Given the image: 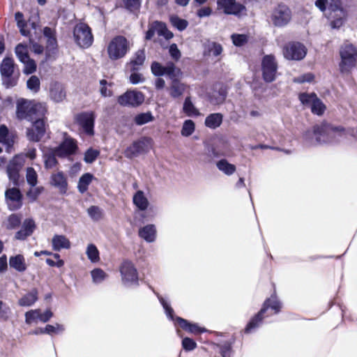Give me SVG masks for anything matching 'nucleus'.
I'll use <instances>...</instances> for the list:
<instances>
[{
  "label": "nucleus",
  "mask_w": 357,
  "mask_h": 357,
  "mask_svg": "<svg viewBox=\"0 0 357 357\" xmlns=\"http://www.w3.org/2000/svg\"><path fill=\"white\" fill-rule=\"evenodd\" d=\"M50 97L56 102H61L66 98L63 87L59 84H54L50 89Z\"/></svg>",
  "instance_id": "30"
},
{
  "label": "nucleus",
  "mask_w": 357,
  "mask_h": 357,
  "mask_svg": "<svg viewBox=\"0 0 357 357\" xmlns=\"http://www.w3.org/2000/svg\"><path fill=\"white\" fill-rule=\"evenodd\" d=\"M151 139L143 138L134 142L124 151V155L128 158L137 157L139 154L146 153L150 149Z\"/></svg>",
  "instance_id": "11"
},
{
  "label": "nucleus",
  "mask_w": 357,
  "mask_h": 357,
  "mask_svg": "<svg viewBox=\"0 0 357 357\" xmlns=\"http://www.w3.org/2000/svg\"><path fill=\"white\" fill-rule=\"evenodd\" d=\"M100 154V151L93 149H89L84 154V160L86 163H92Z\"/></svg>",
  "instance_id": "53"
},
{
  "label": "nucleus",
  "mask_w": 357,
  "mask_h": 357,
  "mask_svg": "<svg viewBox=\"0 0 357 357\" xmlns=\"http://www.w3.org/2000/svg\"><path fill=\"white\" fill-rule=\"evenodd\" d=\"M6 202L10 210L15 211L22 206V194L17 188H10L5 192Z\"/></svg>",
  "instance_id": "15"
},
{
  "label": "nucleus",
  "mask_w": 357,
  "mask_h": 357,
  "mask_svg": "<svg viewBox=\"0 0 357 357\" xmlns=\"http://www.w3.org/2000/svg\"><path fill=\"white\" fill-rule=\"evenodd\" d=\"M93 281L96 283L102 282L107 277L106 273L100 268H95L91 271Z\"/></svg>",
  "instance_id": "56"
},
{
  "label": "nucleus",
  "mask_w": 357,
  "mask_h": 357,
  "mask_svg": "<svg viewBox=\"0 0 357 357\" xmlns=\"http://www.w3.org/2000/svg\"><path fill=\"white\" fill-rule=\"evenodd\" d=\"M153 120L151 112L142 113L135 117V122L138 126H142Z\"/></svg>",
  "instance_id": "46"
},
{
  "label": "nucleus",
  "mask_w": 357,
  "mask_h": 357,
  "mask_svg": "<svg viewBox=\"0 0 357 357\" xmlns=\"http://www.w3.org/2000/svg\"><path fill=\"white\" fill-rule=\"evenodd\" d=\"M268 307L274 310L275 313H278L280 311L281 305L277 298L273 296L267 299L259 312L248 324L247 327L245 328L246 333H249L252 329L259 326L263 319V314L267 310Z\"/></svg>",
  "instance_id": "6"
},
{
  "label": "nucleus",
  "mask_w": 357,
  "mask_h": 357,
  "mask_svg": "<svg viewBox=\"0 0 357 357\" xmlns=\"http://www.w3.org/2000/svg\"><path fill=\"white\" fill-rule=\"evenodd\" d=\"M195 130V123L192 120L188 119L183 122L181 133L184 137H188L194 132Z\"/></svg>",
  "instance_id": "40"
},
{
  "label": "nucleus",
  "mask_w": 357,
  "mask_h": 357,
  "mask_svg": "<svg viewBox=\"0 0 357 357\" xmlns=\"http://www.w3.org/2000/svg\"><path fill=\"white\" fill-rule=\"evenodd\" d=\"M56 155L55 154L54 150H52V153L50 154H44L45 167L46 169H52L56 165L57 160L55 158Z\"/></svg>",
  "instance_id": "48"
},
{
  "label": "nucleus",
  "mask_w": 357,
  "mask_h": 357,
  "mask_svg": "<svg viewBox=\"0 0 357 357\" xmlns=\"http://www.w3.org/2000/svg\"><path fill=\"white\" fill-rule=\"evenodd\" d=\"M223 116L220 113L211 114L205 119V126L211 129L218 128L222 122Z\"/></svg>",
  "instance_id": "28"
},
{
  "label": "nucleus",
  "mask_w": 357,
  "mask_h": 357,
  "mask_svg": "<svg viewBox=\"0 0 357 357\" xmlns=\"http://www.w3.org/2000/svg\"><path fill=\"white\" fill-rule=\"evenodd\" d=\"M15 54L21 62L27 61V59H29L26 46L22 44L17 45L15 47Z\"/></svg>",
  "instance_id": "42"
},
{
  "label": "nucleus",
  "mask_w": 357,
  "mask_h": 357,
  "mask_svg": "<svg viewBox=\"0 0 357 357\" xmlns=\"http://www.w3.org/2000/svg\"><path fill=\"white\" fill-rule=\"evenodd\" d=\"M52 248L55 251L61 249H68L70 247V241L63 235H54L52 239Z\"/></svg>",
  "instance_id": "26"
},
{
  "label": "nucleus",
  "mask_w": 357,
  "mask_h": 357,
  "mask_svg": "<svg viewBox=\"0 0 357 357\" xmlns=\"http://www.w3.org/2000/svg\"><path fill=\"white\" fill-rule=\"evenodd\" d=\"M183 112L188 116H198L201 114L199 111L196 108L195 105L192 103L191 98L190 96H188L185 98L183 105Z\"/></svg>",
  "instance_id": "32"
},
{
  "label": "nucleus",
  "mask_w": 357,
  "mask_h": 357,
  "mask_svg": "<svg viewBox=\"0 0 357 357\" xmlns=\"http://www.w3.org/2000/svg\"><path fill=\"white\" fill-rule=\"evenodd\" d=\"M77 149L75 142L73 139L66 138L54 149L55 154L59 157H66L75 153Z\"/></svg>",
  "instance_id": "20"
},
{
  "label": "nucleus",
  "mask_w": 357,
  "mask_h": 357,
  "mask_svg": "<svg viewBox=\"0 0 357 357\" xmlns=\"http://www.w3.org/2000/svg\"><path fill=\"white\" fill-rule=\"evenodd\" d=\"M278 63L272 54L266 55L261 61V70L264 79L266 82L275 80L277 73Z\"/></svg>",
  "instance_id": "8"
},
{
  "label": "nucleus",
  "mask_w": 357,
  "mask_h": 357,
  "mask_svg": "<svg viewBox=\"0 0 357 357\" xmlns=\"http://www.w3.org/2000/svg\"><path fill=\"white\" fill-rule=\"evenodd\" d=\"M316 98L317 96L314 93H301L299 96V100L302 104L310 107Z\"/></svg>",
  "instance_id": "51"
},
{
  "label": "nucleus",
  "mask_w": 357,
  "mask_h": 357,
  "mask_svg": "<svg viewBox=\"0 0 357 357\" xmlns=\"http://www.w3.org/2000/svg\"><path fill=\"white\" fill-rule=\"evenodd\" d=\"M225 98L226 93L224 91H222L218 93H214L211 98V102L214 105H220L225 101Z\"/></svg>",
  "instance_id": "60"
},
{
  "label": "nucleus",
  "mask_w": 357,
  "mask_h": 357,
  "mask_svg": "<svg viewBox=\"0 0 357 357\" xmlns=\"http://www.w3.org/2000/svg\"><path fill=\"white\" fill-rule=\"evenodd\" d=\"M25 164V156L24 154L15 155L7 166V174L9 179L14 185H17L19 180V172Z\"/></svg>",
  "instance_id": "12"
},
{
  "label": "nucleus",
  "mask_w": 357,
  "mask_h": 357,
  "mask_svg": "<svg viewBox=\"0 0 357 357\" xmlns=\"http://www.w3.org/2000/svg\"><path fill=\"white\" fill-rule=\"evenodd\" d=\"M26 179L29 185L34 187L38 183V174L33 167H28L26 172Z\"/></svg>",
  "instance_id": "44"
},
{
  "label": "nucleus",
  "mask_w": 357,
  "mask_h": 357,
  "mask_svg": "<svg viewBox=\"0 0 357 357\" xmlns=\"http://www.w3.org/2000/svg\"><path fill=\"white\" fill-rule=\"evenodd\" d=\"M37 300L38 291L34 289L19 299L18 304L22 307H29L33 305Z\"/></svg>",
  "instance_id": "27"
},
{
  "label": "nucleus",
  "mask_w": 357,
  "mask_h": 357,
  "mask_svg": "<svg viewBox=\"0 0 357 357\" xmlns=\"http://www.w3.org/2000/svg\"><path fill=\"white\" fill-rule=\"evenodd\" d=\"M163 70H164V66H162L158 62L155 61L151 64V71H152L153 74L156 76L163 75V72H162Z\"/></svg>",
  "instance_id": "62"
},
{
  "label": "nucleus",
  "mask_w": 357,
  "mask_h": 357,
  "mask_svg": "<svg viewBox=\"0 0 357 357\" xmlns=\"http://www.w3.org/2000/svg\"><path fill=\"white\" fill-rule=\"evenodd\" d=\"M156 233L154 225H147L139 230V236L149 243H152L155 240Z\"/></svg>",
  "instance_id": "24"
},
{
  "label": "nucleus",
  "mask_w": 357,
  "mask_h": 357,
  "mask_svg": "<svg viewBox=\"0 0 357 357\" xmlns=\"http://www.w3.org/2000/svg\"><path fill=\"white\" fill-rule=\"evenodd\" d=\"M3 84L7 88L15 86L17 83V78L13 75L2 76Z\"/></svg>",
  "instance_id": "61"
},
{
  "label": "nucleus",
  "mask_w": 357,
  "mask_h": 357,
  "mask_svg": "<svg viewBox=\"0 0 357 357\" xmlns=\"http://www.w3.org/2000/svg\"><path fill=\"white\" fill-rule=\"evenodd\" d=\"M162 72L163 75H168L171 79L177 78V77L181 75L180 69L176 68L175 65L172 62L167 63V65L164 66Z\"/></svg>",
  "instance_id": "38"
},
{
  "label": "nucleus",
  "mask_w": 357,
  "mask_h": 357,
  "mask_svg": "<svg viewBox=\"0 0 357 357\" xmlns=\"http://www.w3.org/2000/svg\"><path fill=\"white\" fill-rule=\"evenodd\" d=\"M89 215L94 220H98L102 218V211L96 206H91L87 209Z\"/></svg>",
  "instance_id": "57"
},
{
  "label": "nucleus",
  "mask_w": 357,
  "mask_h": 357,
  "mask_svg": "<svg viewBox=\"0 0 357 357\" xmlns=\"http://www.w3.org/2000/svg\"><path fill=\"white\" fill-rule=\"evenodd\" d=\"M271 19L273 25L282 27L291 21V12L287 6L279 5L273 10Z\"/></svg>",
  "instance_id": "9"
},
{
  "label": "nucleus",
  "mask_w": 357,
  "mask_h": 357,
  "mask_svg": "<svg viewBox=\"0 0 357 357\" xmlns=\"http://www.w3.org/2000/svg\"><path fill=\"white\" fill-rule=\"evenodd\" d=\"M129 50V42L122 36L114 37L109 43L107 48L108 56L113 61L124 57Z\"/></svg>",
  "instance_id": "4"
},
{
  "label": "nucleus",
  "mask_w": 357,
  "mask_h": 357,
  "mask_svg": "<svg viewBox=\"0 0 357 357\" xmlns=\"http://www.w3.org/2000/svg\"><path fill=\"white\" fill-rule=\"evenodd\" d=\"M158 34L164 36L166 39H170L173 37V33L169 31L166 25L162 22H157Z\"/></svg>",
  "instance_id": "54"
},
{
  "label": "nucleus",
  "mask_w": 357,
  "mask_h": 357,
  "mask_svg": "<svg viewBox=\"0 0 357 357\" xmlns=\"http://www.w3.org/2000/svg\"><path fill=\"white\" fill-rule=\"evenodd\" d=\"M248 36L246 34L234 33L231 36V39L235 46L241 47L244 45L248 41Z\"/></svg>",
  "instance_id": "47"
},
{
  "label": "nucleus",
  "mask_w": 357,
  "mask_h": 357,
  "mask_svg": "<svg viewBox=\"0 0 357 357\" xmlns=\"http://www.w3.org/2000/svg\"><path fill=\"white\" fill-rule=\"evenodd\" d=\"M145 61V53L144 50H138L133 59L130 61L129 65L131 66L132 70H137L139 68L143 65Z\"/></svg>",
  "instance_id": "35"
},
{
  "label": "nucleus",
  "mask_w": 357,
  "mask_h": 357,
  "mask_svg": "<svg viewBox=\"0 0 357 357\" xmlns=\"http://www.w3.org/2000/svg\"><path fill=\"white\" fill-rule=\"evenodd\" d=\"M26 86L33 93H37L40 86L39 78L36 75H31L26 82Z\"/></svg>",
  "instance_id": "41"
},
{
  "label": "nucleus",
  "mask_w": 357,
  "mask_h": 357,
  "mask_svg": "<svg viewBox=\"0 0 357 357\" xmlns=\"http://www.w3.org/2000/svg\"><path fill=\"white\" fill-rule=\"evenodd\" d=\"M9 266L10 268L20 273L24 272L27 268L25 259L22 255L10 257L9 259Z\"/></svg>",
  "instance_id": "25"
},
{
  "label": "nucleus",
  "mask_w": 357,
  "mask_h": 357,
  "mask_svg": "<svg viewBox=\"0 0 357 357\" xmlns=\"http://www.w3.org/2000/svg\"><path fill=\"white\" fill-rule=\"evenodd\" d=\"M22 63L24 64V68L23 70L24 73L29 75L36 70V63L33 59L29 58L27 59V61Z\"/></svg>",
  "instance_id": "59"
},
{
  "label": "nucleus",
  "mask_w": 357,
  "mask_h": 357,
  "mask_svg": "<svg viewBox=\"0 0 357 357\" xmlns=\"http://www.w3.org/2000/svg\"><path fill=\"white\" fill-rule=\"evenodd\" d=\"M47 109L43 102L34 100L20 98L16 102V117L17 119L32 121L45 117Z\"/></svg>",
  "instance_id": "2"
},
{
  "label": "nucleus",
  "mask_w": 357,
  "mask_h": 357,
  "mask_svg": "<svg viewBox=\"0 0 357 357\" xmlns=\"http://www.w3.org/2000/svg\"><path fill=\"white\" fill-rule=\"evenodd\" d=\"M86 254L92 263L98 262L100 260L99 251L94 244L91 243L87 245Z\"/></svg>",
  "instance_id": "39"
},
{
  "label": "nucleus",
  "mask_w": 357,
  "mask_h": 357,
  "mask_svg": "<svg viewBox=\"0 0 357 357\" xmlns=\"http://www.w3.org/2000/svg\"><path fill=\"white\" fill-rule=\"evenodd\" d=\"M311 111L312 113L316 114L317 115H321L325 109V105L322 103V102L317 97V98L313 102L312 105L310 107Z\"/></svg>",
  "instance_id": "50"
},
{
  "label": "nucleus",
  "mask_w": 357,
  "mask_h": 357,
  "mask_svg": "<svg viewBox=\"0 0 357 357\" xmlns=\"http://www.w3.org/2000/svg\"><path fill=\"white\" fill-rule=\"evenodd\" d=\"M73 36L77 44L83 48L90 47L93 40L91 29L84 23H79L75 26Z\"/></svg>",
  "instance_id": "5"
},
{
  "label": "nucleus",
  "mask_w": 357,
  "mask_h": 357,
  "mask_svg": "<svg viewBox=\"0 0 357 357\" xmlns=\"http://www.w3.org/2000/svg\"><path fill=\"white\" fill-rule=\"evenodd\" d=\"M15 18L17 22L18 28L23 36H27L29 31L25 29L26 22L23 18V14L20 12H17L15 15Z\"/></svg>",
  "instance_id": "49"
},
{
  "label": "nucleus",
  "mask_w": 357,
  "mask_h": 357,
  "mask_svg": "<svg viewBox=\"0 0 357 357\" xmlns=\"http://www.w3.org/2000/svg\"><path fill=\"white\" fill-rule=\"evenodd\" d=\"M20 222L21 217L17 214H12L8 218L6 227L8 229H15L20 225Z\"/></svg>",
  "instance_id": "43"
},
{
  "label": "nucleus",
  "mask_w": 357,
  "mask_h": 357,
  "mask_svg": "<svg viewBox=\"0 0 357 357\" xmlns=\"http://www.w3.org/2000/svg\"><path fill=\"white\" fill-rule=\"evenodd\" d=\"M93 179V176L90 173L84 174L79 179L77 184L78 191L83 194L87 191L89 185Z\"/></svg>",
  "instance_id": "33"
},
{
  "label": "nucleus",
  "mask_w": 357,
  "mask_h": 357,
  "mask_svg": "<svg viewBox=\"0 0 357 357\" xmlns=\"http://www.w3.org/2000/svg\"><path fill=\"white\" fill-rule=\"evenodd\" d=\"M344 135L342 128H335L323 123L314 127L312 131H307L304 135L305 140L310 144L330 143L338 141Z\"/></svg>",
  "instance_id": "1"
},
{
  "label": "nucleus",
  "mask_w": 357,
  "mask_h": 357,
  "mask_svg": "<svg viewBox=\"0 0 357 357\" xmlns=\"http://www.w3.org/2000/svg\"><path fill=\"white\" fill-rule=\"evenodd\" d=\"M35 228L34 221L32 219H26L23 222L22 229L15 234V238L17 240H24L32 234Z\"/></svg>",
  "instance_id": "23"
},
{
  "label": "nucleus",
  "mask_w": 357,
  "mask_h": 357,
  "mask_svg": "<svg viewBox=\"0 0 357 357\" xmlns=\"http://www.w3.org/2000/svg\"><path fill=\"white\" fill-rule=\"evenodd\" d=\"M208 52L214 56H218L222 52V47L220 44L212 42L208 45Z\"/></svg>",
  "instance_id": "52"
},
{
  "label": "nucleus",
  "mask_w": 357,
  "mask_h": 357,
  "mask_svg": "<svg viewBox=\"0 0 357 357\" xmlns=\"http://www.w3.org/2000/svg\"><path fill=\"white\" fill-rule=\"evenodd\" d=\"M120 271L123 282H134L137 281L138 276L137 270L130 261H124L121 266Z\"/></svg>",
  "instance_id": "19"
},
{
  "label": "nucleus",
  "mask_w": 357,
  "mask_h": 357,
  "mask_svg": "<svg viewBox=\"0 0 357 357\" xmlns=\"http://www.w3.org/2000/svg\"><path fill=\"white\" fill-rule=\"evenodd\" d=\"M95 114L92 112H83L75 116V121L80 128L88 135H93Z\"/></svg>",
  "instance_id": "13"
},
{
  "label": "nucleus",
  "mask_w": 357,
  "mask_h": 357,
  "mask_svg": "<svg viewBox=\"0 0 357 357\" xmlns=\"http://www.w3.org/2000/svg\"><path fill=\"white\" fill-rule=\"evenodd\" d=\"M14 72V61L11 58H5L1 63V73L2 76L13 75Z\"/></svg>",
  "instance_id": "37"
},
{
  "label": "nucleus",
  "mask_w": 357,
  "mask_h": 357,
  "mask_svg": "<svg viewBox=\"0 0 357 357\" xmlns=\"http://www.w3.org/2000/svg\"><path fill=\"white\" fill-rule=\"evenodd\" d=\"M46 132L45 117L32 121V126L26 130V137L31 142H38L44 137Z\"/></svg>",
  "instance_id": "10"
},
{
  "label": "nucleus",
  "mask_w": 357,
  "mask_h": 357,
  "mask_svg": "<svg viewBox=\"0 0 357 357\" xmlns=\"http://www.w3.org/2000/svg\"><path fill=\"white\" fill-rule=\"evenodd\" d=\"M340 70L342 74H348L356 65L357 50L354 45L344 44L340 48Z\"/></svg>",
  "instance_id": "3"
},
{
  "label": "nucleus",
  "mask_w": 357,
  "mask_h": 357,
  "mask_svg": "<svg viewBox=\"0 0 357 357\" xmlns=\"http://www.w3.org/2000/svg\"><path fill=\"white\" fill-rule=\"evenodd\" d=\"M314 79V75L311 73H307L303 75L300 77H298L294 79V82L297 83H304V82H310Z\"/></svg>",
  "instance_id": "64"
},
{
  "label": "nucleus",
  "mask_w": 357,
  "mask_h": 357,
  "mask_svg": "<svg viewBox=\"0 0 357 357\" xmlns=\"http://www.w3.org/2000/svg\"><path fill=\"white\" fill-rule=\"evenodd\" d=\"M0 143L11 147L14 144L13 136L10 134L8 128L5 125L0 126Z\"/></svg>",
  "instance_id": "31"
},
{
  "label": "nucleus",
  "mask_w": 357,
  "mask_h": 357,
  "mask_svg": "<svg viewBox=\"0 0 357 357\" xmlns=\"http://www.w3.org/2000/svg\"><path fill=\"white\" fill-rule=\"evenodd\" d=\"M178 325L184 330L193 333H200L204 331V329L199 328L197 325L189 323L187 320L178 317L176 319Z\"/></svg>",
  "instance_id": "34"
},
{
  "label": "nucleus",
  "mask_w": 357,
  "mask_h": 357,
  "mask_svg": "<svg viewBox=\"0 0 357 357\" xmlns=\"http://www.w3.org/2000/svg\"><path fill=\"white\" fill-rule=\"evenodd\" d=\"M53 317V313L50 310H47L44 312H41L40 309L31 310L25 313V321L28 324L36 322L39 320L45 323Z\"/></svg>",
  "instance_id": "18"
},
{
  "label": "nucleus",
  "mask_w": 357,
  "mask_h": 357,
  "mask_svg": "<svg viewBox=\"0 0 357 357\" xmlns=\"http://www.w3.org/2000/svg\"><path fill=\"white\" fill-rule=\"evenodd\" d=\"M331 17L333 20L331 22V26L334 29L340 28L344 23V20L347 17L346 10L342 7L330 9Z\"/></svg>",
  "instance_id": "22"
},
{
  "label": "nucleus",
  "mask_w": 357,
  "mask_h": 357,
  "mask_svg": "<svg viewBox=\"0 0 357 357\" xmlns=\"http://www.w3.org/2000/svg\"><path fill=\"white\" fill-rule=\"evenodd\" d=\"M144 100L142 93L136 91H128L118 98V102L122 106L137 107Z\"/></svg>",
  "instance_id": "14"
},
{
  "label": "nucleus",
  "mask_w": 357,
  "mask_h": 357,
  "mask_svg": "<svg viewBox=\"0 0 357 357\" xmlns=\"http://www.w3.org/2000/svg\"><path fill=\"white\" fill-rule=\"evenodd\" d=\"M282 54L284 57L288 60L299 61L305 56L307 49L300 43L291 42L284 45Z\"/></svg>",
  "instance_id": "7"
},
{
  "label": "nucleus",
  "mask_w": 357,
  "mask_h": 357,
  "mask_svg": "<svg viewBox=\"0 0 357 357\" xmlns=\"http://www.w3.org/2000/svg\"><path fill=\"white\" fill-rule=\"evenodd\" d=\"M169 54L172 59L176 61H178L181 58V52L178 49L177 45L176 44H172L169 47Z\"/></svg>",
  "instance_id": "63"
},
{
  "label": "nucleus",
  "mask_w": 357,
  "mask_h": 357,
  "mask_svg": "<svg viewBox=\"0 0 357 357\" xmlns=\"http://www.w3.org/2000/svg\"><path fill=\"white\" fill-rule=\"evenodd\" d=\"M218 169L226 175H231L236 172V166L229 163L227 160L222 159L217 162Z\"/></svg>",
  "instance_id": "36"
},
{
  "label": "nucleus",
  "mask_w": 357,
  "mask_h": 357,
  "mask_svg": "<svg viewBox=\"0 0 357 357\" xmlns=\"http://www.w3.org/2000/svg\"><path fill=\"white\" fill-rule=\"evenodd\" d=\"M218 8L227 15H238L245 7L236 0H218Z\"/></svg>",
  "instance_id": "17"
},
{
  "label": "nucleus",
  "mask_w": 357,
  "mask_h": 357,
  "mask_svg": "<svg viewBox=\"0 0 357 357\" xmlns=\"http://www.w3.org/2000/svg\"><path fill=\"white\" fill-rule=\"evenodd\" d=\"M133 204L140 211H145L147 209L149 202L145 197L144 193L142 190H138L133 196Z\"/></svg>",
  "instance_id": "29"
},
{
  "label": "nucleus",
  "mask_w": 357,
  "mask_h": 357,
  "mask_svg": "<svg viewBox=\"0 0 357 357\" xmlns=\"http://www.w3.org/2000/svg\"><path fill=\"white\" fill-rule=\"evenodd\" d=\"M50 183L59 189L61 193H66L68 188L66 177L61 172L52 174L50 178Z\"/></svg>",
  "instance_id": "21"
},
{
  "label": "nucleus",
  "mask_w": 357,
  "mask_h": 357,
  "mask_svg": "<svg viewBox=\"0 0 357 357\" xmlns=\"http://www.w3.org/2000/svg\"><path fill=\"white\" fill-rule=\"evenodd\" d=\"M10 307L2 301H0V320L6 321L10 316Z\"/></svg>",
  "instance_id": "58"
},
{
  "label": "nucleus",
  "mask_w": 357,
  "mask_h": 357,
  "mask_svg": "<svg viewBox=\"0 0 357 357\" xmlns=\"http://www.w3.org/2000/svg\"><path fill=\"white\" fill-rule=\"evenodd\" d=\"M64 331L65 327L63 325L56 323L54 325L47 324L43 332H46L48 335H53L61 333Z\"/></svg>",
  "instance_id": "45"
},
{
  "label": "nucleus",
  "mask_w": 357,
  "mask_h": 357,
  "mask_svg": "<svg viewBox=\"0 0 357 357\" xmlns=\"http://www.w3.org/2000/svg\"><path fill=\"white\" fill-rule=\"evenodd\" d=\"M170 22L174 26L176 27L180 31L184 30L188 26L186 20L181 19L177 16H172L170 17Z\"/></svg>",
  "instance_id": "55"
},
{
  "label": "nucleus",
  "mask_w": 357,
  "mask_h": 357,
  "mask_svg": "<svg viewBox=\"0 0 357 357\" xmlns=\"http://www.w3.org/2000/svg\"><path fill=\"white\" fill-rule=\"evenodd\" d=\"M188 88V84L182 82L178 78H174L167 87V91L171 98L173 99H179L184 95Z\"/></svg>",
  "instance_id": "16"
}]
</instances>
